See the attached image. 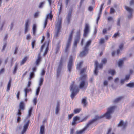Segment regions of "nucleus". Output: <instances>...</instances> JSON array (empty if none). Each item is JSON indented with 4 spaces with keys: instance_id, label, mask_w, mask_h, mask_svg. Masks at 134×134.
<instances>
[{
    "instance_id": "nucleus-3",
    "label": "nucleus",
    "mask_w": 134,
    "mask_h": 134,
    "mask_svg": "<svg viewBox=\"0 0 134 134\" xmlns=\"http://www.w3.org/2000/svg\"><path fill=\"white\" fill-rule=\"evenodd\" d=\"M56 24L55 25V36L57 37L60 31L61 28V23L62 22V18H58L56 20Z\"/></svg>"
},
{
    "instance_id": "nucleus-55",
    "label": "nucleus",
    "mask_w": 134,
    "mask_h": 134,
    "mask_svg": "<svg viewBox=\"0 0 134 134\" xmlns=\"http://www.w3.org/2000/svg\"><path fill=\"white\" fill-rule=\"evenodd\" d=\"M103 5H104L103 4H101V5L100 6V11H99V13H101V12H102V10L103 7Z\"/></svg>"
},
{
    "instance_id": "nucleus-32",
    "label": "nucleus",
    "mask_w": 134,
    "mask_h": 134,
    "mask_svg": "<svg viewBox=\"0 0 134 134\" xmlns=\"http://www.w3.org/2000/svg\"><path fill=\"white\" fill-rule=\"evenodd\" d=\"M44 81V79L43 78H40L39 81V87H40L43 84Z\"/></svg>"
},
{
    "instance_id": "nucleus-13",
    "label": "nucleus",
    "mask_w": 134,
    "mask_h": 134,
    "mask_svg": "<svg viewBox=\"0 0 134 134\" xmlns=\"http://www.w3.org/2000/svg\"><path fill=\"white\" fill-rule=\"evenodd\" d=\"M125 9L130 13V15L128 16V18L130 19L132 18V12L133 11V10L126 6L125 7Z\"/></svg>"
},
{
    "instance_id": "nucleus-27",
    "label": "nucleus",
    "mask_w": 134,
    "mask_h": 134,
    "mask_svg": "<svg viewBox=\"0 0 134 134\" xmlns=\"http://www.w3.org/2000/svg\"><path fill=\"white\" fill-rule=\"evenodd\" d=\"M82 109L81 108H77L74 109V113L75 114H76L79 113L81 110Z\"/></svg>"
},
{
    "instance_id": "nucleus-1",
    "label": "nucleus",
    "mask_w": 134,
    "mask_h": 134,
    "mask_svg": "<svg viewBox=\"0 0 134 134\" xmlns=\"http://www.w3.org/2000/svg\"><path fill=\"white\" fill-rule=\"evenodd\" d=\"M116 106H113L109 108L108 109L107 112L103 115H101L100 116H99L98 115H96L95 116L94 119L93 120H90L88 122L85 127L82 130H80L78 132V134H82L84 133V132L87 129L88 127L90 125L93 124L96 120L102 118L104 116H105L107 119H110L111 117V114L113 113L114 109L116 108Z\"/></svg>"
},
{
    "instance_id": "nucleus-25",
    "label": "nucleus",
    "mask_w": 134,
    "mask_h": 134,
    "mask_svg": "<svg viewBox=\"0 0 134 134\" xmlns=\"http://www.w3.org/2000/svg\"><path fill=\"white\" fill-rule=\"evenodd\" d=\"M27 58L28 57L27 56L25 57L20 62V65H22L24 64L27 60Z\"/></svg>"
},
{
    "instance_id": "nucleus-36",
    "label": "nucleus",
    "mask_w": 134,
    "mask_h": 134,
    "mask_svg": "<svg viewBox=\"0 0 134 134\" xmlns=\"http://www.w3.org/2000/svg\"><path fill=\"white\" fill-rule=\"evenodd\" d=\"M71 13L69 14L67 16V21H68V23L69 24L70 23V20L71 18Z\"/></svg>"
},
{
    "instance_id": "nucleus-52",
    "label": "nucleus",
    "mask_w": 134,
    "mask_h": 134,
    "mask_svg": "<svg viewBox=\"0 0 134 134\" xmlns=\"http://www.w3.org/2000/svg\"><path fill=\"white\" fill-rule=\"evenodd\" d=\"M74 115V114L72 113L70 114H69L68 115V119H71L72 117Z\"/></svg>"
},
{
    "instance_id": "nucleus-4",
    "label": "nucleus",
    "mask_w": 134,
    "mask_h": 134,
    "mask_svg": "<svg viewBox=\"0 0 134 134\" xmlns=\"http://www.w3.org/2000/svg\"><path fill=\"white\" fill-rule=\"evenodd\" d=\"M87 75H85L81 76L80 78V83L79 87L80 88L83 87L86 88L88 85V83L86 79Z\"/></svg>"
},
{
    "instance_id": "nucleus-7",
    "label": "nucleus",
    "mask_w": 134,
    "mask_h": 134,
    "mask_svg": "<svg viewBox=\"0 0 134 134\" xmlns=\"http://www.w3.org/2000/svg\"><path fill=\"white\" fill-rule=\"evenodd\" d=\"M90 31V27L88 24H86L85 28L83 30V36L87 37Z\"/></svg>"
},
{
    "instance_id": "nucleus-14",
    "label": "nucleus",
    "mask_w": 134,
    "mask_h": 134,
    "mask_svg": "<svg viewBox=\"0 0 134 134\" xmlns=\"http://www.w3.org/2000/svg\"><path fill=\"white\" fill-rule=\"evenodd\" d=\"M127 125V122H124L122 120H121L120 122L118 125V126H122L123 128L124 129L126 127Z\"/></svg>"
},
{
    "instance_id": "nucleus-23",
    "label": "nucleus",
    "mask_w": 134,
    "mask_h": 134,
    "mask_svg": "<svg viewBox=\"0 0 134 134\" xmlns=\"http://www.w3.org/2000/svg\"><path fill=\"white\" fill-rule=\"evenodd\" d=\"M11 82L12 80L11 79H10L9 80V81L7 85V91H9L10 90V87L11 86Z\"/></svg>"
},
{
    "instance_id": "nucleus-17",
    "label": "nucleus",
    "mask_w": 134,
    "mask_h": 134,
    "mask_svg": "<svg viewBox=\"0 0 134 134\" xmlns=\"http://www.w3.org/2000/svg\"><path fill=\"white\" fill-rule=\"evenodd\" d=\"M24 91L25 93V97H26L27 96V93L29 92H31L32 90L30 88L26 87L25 88Z\"/></svg>"
},
{
    "instance_id": "nucleus-29",
    "label": "nucleus",
    "mask_w": 134,
    "mask_h": 134,
    "mask_svg": "<svg viewBox=\"0 0 134 134\" xmlns=\"http://www.w3.org/2000/svg\"><path fill=\"white\" fill-rule=\"evenodd\" d=\"M44 125H42L40 128V134H44Z\"/></svg>"
},
{
    "instance_id": "nucleus-51",
    "label": "nucleus",
    "mask_w": 134,
    "mask_h": 134,
    "mask_svg": "<svg viewBox=\"0 0 134 134\" xmlns=\"http://www.w3.org/2000/svg\"><path fill=\"white\" fill-rule=\"evenodd\" d=\"M101 14V13H99V14L98 15V17L97 19V23L98 24V21L99 20V19L100 17V14Z\"/></svg>"
},
{
    "instance_id": "nucleus-39",
    "label": "nucleus",
    "mask_w": 134,
    "mask_h": 134,
    "mask_svg": "<svg viewBox=\"0 0 134 134\" xmlns=\"http://www.w3.org/2000/svg\"><path fill=\"white\" fill-rule=\"evenodd\" d=\"M48 44L47 46L46 47V49H45L44 53L43 54V55L45 56L47 53L48 51Z\"/></svg>"
},
{
    "instance_id": "nucleus-63",
    "label": "nucleus",
    "mask_w": 134,
    "mask_h": 134,
    "mask_svg": "<svg viewBox=\"0 0 134 134\" xmlns=\"http://www.w3.org/2000/svg\"><path fill=\"white\" fill-rule=\"evenodd\" d=\"M45 40V37L44 36H43L42 37V39L41 40V43H42L44 42Z\"/></svg>"
},
{
    "instance_id": "nucleus-12",
    "label": "nucleus",
    "mask_w": 134,
    "mask_h": 134,
    "mask_svg": "<svg viewBox=\"0 0 134 134\" xmlns=\"http://www.w3.org/2000/svg\"><path fill=\"white\" fill-rule=\"evenodd\" d=\"M63 59L61 58L60 59L59 65L58 68L57 73H59L61 71L63 65Z\"/></svg>"
},
{
    "instance_id": "nucleus-8",
    "label": "nucleus",
    "mask_w": 134,
    "mask_h": 134,
    "mask_svg": "<svg viewBox=\"0 0 134 134\" xmlns=\"http://www.w3.org/2000/svg\"><path fill=\"white\" fill-rule=\"evenodd\" d=\"M80 30L77 32V35L74 40L73 46L74 47H76L77 46V43L80 38Z\"/></svg>"
},
{
    "instance_id": "nucleus-61",
    "label": "nucleus",
    "mask_w": 134,
    "mask_h": 134,
    "mask_svg": "<svg viewBox=\"0 0 134 134\" xmlns=\"http://www.w3.org/2000/svg\"><path fill=\"white\" fill-rule=\"evenodd\" d=\"M114 12H115V10H114V9L113 8H111L110 9V13L111 14H112V13H114Z\"/></svg>"
},
{
    "instance_id": "nucleus-16",
    "label": "nucleus",
    "mask_w": 134,
    "mask_h": 134,
    "mask_svg": "<svg viewBox=\"0 0 134 134\" xmlns=\"http://www.w3.org/2000/svg\"><path fill=\"white\" fill-rule=\"evenodd\" d=\"M80 117L77 116H74L73 119V121L72 123V125H74L76 124V122L77 120H80Z\"/></svg>"
},
{
    "instance_id": "nucleus-15",
    "label": "nucleus",
    "mask_w": 134,
    "mask_h": 134,
    "mask_svg": "<svg viewBox=\"0 0 134 134\" xmlns=\"http://www.w3.org/2000/svg\"><path fill=\"white\" fill-rule=\"evenodd\" d=\"M29 20L27 19L25 23V33L26 34L28 31L29 25Z\"/></svg>"
},
{
    "instance_id": "nucleus-9",
    "label": "nucleus",
    "mask_w": 134,
    "mask_h": 134,
    "mask_svg": "<svg viewBox=\"0 0 134 134\" xmlns=\"http://www.w3.org/2000/svg\"><path fill=\"white\" fill-rule=\"evenodd\" d=\"M95 67L94 71V73L95 75H97V71L98 68L102 69L103 67V64L101 63L99 65L98 61L97 60H96L95 61Z\"/></svg>"
},
{
    "instance_id": "nucleus-33",
    "label": "nucleus",
    "mask_w": 134,
    "mask_h": 134,
    "mask_svg": "<svg viewBox=\"0 0 134 134\" xmlns=\"http://www.w3.org/2000/svg\"><path fill=\"white\" fill-rule=\"evenodd\" d=\"M32 108L31 107L28 111V115L27 117H30L31 116L32 113Z\"/></svg>"
},
{
    "instance_id": "nucleus-19",
    "label": "nucleus",
    "mask_w": 134,
    "mask_h": 134,
    "mask_svg": "<svg viewBox=\"0 0 134 134\" xmlns=\"http://www.w3.org/2000/svg\"><path fill=\"white\" fill-rule=\"evenodd\" d=\"M87 98L86 97H84L83 98L81 101L82 103L83 104V106L86 107L87 105V103L86 100Z\"/></svg>"
},
{
    "instance_id": "nucleus-46",
    "label": "nucleus",
    "mask_w": 134,
    "mask_h": 134,
    "mask_svg": "<svg viewBox=\"0 0 134 134\" xmlns=\"http://www.w3.org/2000/svg\"><path fill=\"white\" fill-rule=\"evenodd\" d=\"M124 45L122 43L119 46V49L122 50L124 47Z\"/></svg>"
},
{
    "instance_id": "nucleus-6",
    "label": "nucleus",
    "mask_w": 134,
    "mask_h": 134,
    "mask_svg": "<svg viewBox=\"0 0 134 134\" xmlns=\"http://www.w3.org/2000/svg\"><path fill=\"white\" fill-rule=\"evenodd\" d=\"M74 29H72L71 31V32L69 35L68 39L67 42L66 48L65 50V52H67L71 44L72 40V39L73 34L74 32Z\"/></svg>"
},
{
    "instance_id": "nucleus-21",
    "label": "nucleus",
    "mask_w": 134,
    "mask_h": 134,
    "mask_svg": "<svg viewBox=\"0 0 134 134\" xmlns=\"http://www.w3.org/2000/svg\"><path fill=\"white\" fill-rule=\"evenodd\" d=\"M53 17V16L52 14V12L51 11L50 12L49 14H48L47 15L45 19H47V20L48 19H49L51 20Z\"/></svg>"
},
{
    "instance_id": "nucleus-56",
    "label": "nucleus",
    "mask_w": 134,
    "mask_h": 134,
    "mask_svg": "<svg viewBox=\"0 0 134 134\" xmlns=\"http://www.w3.org/2000/svg\"><path fill=\"white\" fill-rule=\"evenodd\" d=\"M48 1L49 4V6H51L52 3H53L54 1H52V0H48Z\"/></svg>"
},
{
    "instance_id": "nucleus-22",
    "label": "nucleus",
    "mask_w": 134,
    "mask_h": 134,
    "mask_svg": "<svg viewBox=\"0 0 134 134\" xmlns=\"http://www.w3.org/2000/svg\"><path fill=\"white\" fill-rule=\"evenodd\" d=\"M18 64L17 63H16L15 64L14 69L13 72V74H15L16 71L18 70Z\"/></svg>"
},
{
    "instance_id": "nucleus-42",
    "label": "nucleus",
    "mask_w": 134,
    "mask_h": 134,
    "mask_svg": "<svg viewBox=\"0 0 134 134\" xmlns=\"http://www.w3.org/2000/svg\"><path fill=\"white\" fill-rule=\"evenodd\" d=\"M48 22V20L47 19H45V20L44 22V26L43 27L44 29H45L46 26Z\"/></svg>"
},
{
    "instance_id": "nucleus-62",
    "label": "nucleus",
    "mask_w": 134,
    "mask_h": 134,
    "mask_svg": "<svg viewBox=\"0 0 134 134\" xmlns=\"http://www.w3.org/2000/svg\"><path fill=\"white\" fill-rule=\"evenodd\" d=\"M36 67H33L32 68V72H33L34 73H35V72L36 71Z\"/></svg>"
},
{
    "instance_id": "nucleus-30",
    "label": "nucleus",
    "mask_w": 134,
    "mask_h": 134,
    "mask_svg": "<svg viewBox=\"0 0 134 134\" xmlns=\"http://www.w3.org/2000/svg\"><path fill=\"white\" fill-rule=\"evenodd\" d=\"M111 29V27H109L107 29L105 28L103 29L102 31V32L103 34H105L107 33L108 31L110 30Z\"/></svg>"
},
{
    "instance_id": "nucleus-40",
    "label": "nucleus",
    "mask_w": 134,
    "mask_h": 134,
    "mask_svg": "<svg viewBox=\"0 0 134 134\" xmlns=\"http://www.w3.org/2000/svg\"><path fill=\"white\" fill-rule=\"evenodd\" d=\"M45 3V2L44 1H43L41 2L40 4L38 6V7L39 8H41L42 7L43 5Z\"/></svg>"
},
{
    "instance_id": "nucleus-31",
    "label": "nucleus",
    "mask_w": 134,
    "mask_h": 134,
    "mask_svg": "<svg viewBox=\"0 0 134 134\" xmlns=\"http://www.w3.org/2000/svg\"><path fill=\"white\" fill-rule=\"evenodd\" d=\"M87 69V67H85L81 69L80 71V74L81 75L83 74L84 72L86 71Z\"/></svg>"
},
{
    "instance_id": "nucleus-28",
    "label": "nucleus",
    "mask_w": 134,
    "mask_h": 134,
    "mask_svg": "<svg viewBox=\"0 0 134 134\" xmlns=\"http://www.w3.org/2000/svg\"><path fill=\"white\" fill-rule=\"evenodd\" d=\"M32 30L33 34L35 35L36 31V25L35 24L33 25Z\"/></svg>"
},
{
    "instance_id": "nucleus-10",
    "label": "nucleus",
    "mask_w": 134,
    "mask_h": 134,
    "mask_svg": "<svg viewBox=\"0 0 134 134\" xmlns=\"http://www.w3.org/2000/svg\"><path fill=\"white\" fill-rule=\"evenodd\" d=\"M73 57L72 55H70L69 58V61L68 64V69L69 72L71 71L72 66Z\"/></svg>"
},
{
    "instance_id": "nucleus-5",
    "label": "nucleus",
    "mask_w": 134,
    "mask_h": 134,
    "mask_svg": "<svg viewBox=\"0 0 134 134\" xmlns=\"http://www.w3.org/2000/svg\"><path fill=\"white\" fill-rule=\"evenodd\" d=\"M70 87V90L72 91L71 97L72 99L76 94L79 91V89L78 87L75 84V82L73 81L72 82Z\"/></svg>"
},
{
    "instance_id": "nucleus-47",
    "label": "nucleus",
    "mask_w": 134,
    "mask_h": 134,
    "mask_svg": "<svg viewBox=\"0 0 134 134\" xmlns=\"http://www.w3.org/2000/svg\"><path fill=\"white\" fill-rule=\"evenodd\" d=\"M40 87H39V86L37 88L36 90V95H38V94L40 92Z\"/></svg>"
},
{
    "instance_id": "nucleus-20",
    "label": "nucleus",
    "mask_w": 134,
    "mask_h": 134,
    "mask_svg": "<svg viewBox=\"0 0 134 134\" xmlns=\"http://www.w3.org/2000/svg\"><path fill=\"white\" fill-rule=\"evenodd\" d=\"M19 108L21 110H24L25 109V104L23 102H20L19 105Z\"/></svg>"
},
{
    "instance_id": "nucleus-24",
    "label": "nucleus",
    "mask_w": 134,
    "mask_h": 134,
    "mask_svg": "<svg viewBox=\"0 0 134 134\" xmlns=\"http://www.w3.org/2000/svg\"><path fill=\"white\" fill-rule=\"evenodd\" d=\"M83 63V61H81L78 63L77 65L76 69L78 70H80L81 68Z\"/></svg>"
},
{
    "instance_id": "nucleus-57",
    "label": "nucleus",
    "mask_w": 134,
    "mask_h": 134,
    "mask_svg": "<svg viewBox=\"0 0 134 134\" xmlns=\"http://www.w3.org/2000/svg\"><path fill=\"white\" fill-rule=\"evenodd\" d=\"M130 74L126 75V76L125 79H124L125 80H128L129 79V78L130 77Z\"/></svg>"
},
{
    "instance_id": "nucleus-44",
    "label": "nucleus",
    "mask_w": 134,
    "mask_h": 134,
    "mask_svg": "<svg viewBox=\"0 0 134 134\" xmlns=\"http://www.w3.org/2000/svg\"><path fill=\"white\" fill-rule=\"evenodd\" d=\"M107 60L105 58L103 59L101 61V63L102 64H105L107 62Z\"/></svg>"
},
{
    "instance_id": "nucleus-41",
    "label": "nucleus",
    "mask_w": 134,
    "mask_h": 134,
    "mask_svg": "<svg viewBox=\"0 0 134 134\" xmlns=\"http://www.w3.org/2000/svg\"><path fill=\"white\" fill-rule=\"evenodd\" d=\"M59 110V105H57L56 108L55 113L56 114H57Z\"/></svg>"
},
{
    "instance_id": "nucleus-64",
    "label": "nucleus",
    "mask_w": 134,
    "mask_h": 134,
    "mask_svg": "<svg viewBox=\"0 0 134 134\" xmlns=\"http://www.w3.org/2000/svg\"><path fill=\"white\" fill-rule=\"evenodd\" d=\"M31 38V35L30 34L28 35L26 37V39L27 40H28L30 39Z\"/></svg>"
},
{
    "instance_id": "nucleus-48",
    "label": "nucleus",
    "mask_w": 134,
    "mask_h": 134,
    "mask_svg": "<svg viewBox=\"0 0 134 134\" xmlns=\"http://www.w3.org/2000/svg\"><path fill=\"white\" fill-rule=\"evenodd\" d=\"M105 42L104 39L103 38H102L100 39L99 43L100 44H102L104 43Z\"/></svg>"
},
{
    "instance_id": "nucleus-54",
    "label": "nucleus",
    "mask_w": 134,
    "mask_h": 134,
    "mask_svg": "<svg viewBox=\"0 0 134 134\" xmlns=\"http://www.w3.org/2000/svg\"><path fill=\"white\" fill-rule=\"evenodd\" d=\"M46 71L44 69H43L42 71L41 75L42 76H43L45 74Z\"/></svg>"
},
{
    "instance_id": "nucleus-37",
    "label": "nucleus",
    "mask_w": 134,
    "mask_h": 134,
    "mask_svg": "<svg viewBox=\"0 0 134 134\" xmlns=\"http://www.w3.org/2000/svg\"><path fill=\"white\" fill-rule=\"evenodd\" d=\"M35 76V73L31 72L30 74L29 79L30 80L32 78H34Z\"/></svg>"
},
{
    "instance_id": "nucleus-35",
    "label": "nucleus",
    "mask_w": 134,
    "mask_h": 134,
    "mask_svg": "<svg viewBox=\"0 0 134 134\" xmlns=\"http://www.w3.org/2000/svg\"><path fill=\"white\" fill-rule=\"evenodd\" d=\"M126 86L130 88H133L134 87V82L130 83L126 85Z\"/></svg>"
},
{
    "instance_id": "nucleus-18",
    "label": "nucleus",
    "mask_w": 134,
    "mask_h": 134,
    "mask_svg": "<svg viewBox=\"0 0 134 134\" xmlns=\"http://www.w3.org/2000/svg\"><path fill=\"white\" fill-rule=\"evenodd\" d=\"M42 57L41 56L40 53H39L38 54V58L36 61V65H39L41 61Z\"/></svg>"
},
{
    "instance_id": "nucleus-60",
    "label": "nucleus",
    "mask_w": 134,
    "mask_h": 134,
    "mask_svg": "<svg viewBox=\"0 0 134 134\" xmlns=\"http://www.w3.org/2000/svg\"><path fill=\"white\" fill-rule=\"evenodd\" d=\"M18 49V47H16L15 49V51L14 53V54H15L17 53Z\"/></svg>"
},
{
    "instance_id": "nucleus-50",
    "label": "nucleus",
    "mask_w": 134,
    "mask_h": 134,
    "mask_svg": "<svg viewBox=\"0 0 134 134\" xmlns=\"http://www.w3.org/2000/svg\"><path fill=\"white\" fill-rule=\"evenodd\" d=\"M35 42H36L35 41V40H34L32 41L31 43L32 48L33 49L34 48L35 44Z\"/></svg>"
},
{
    "instance_id": "nucleus-26",
    "label": "nucleus",
    "mask_w": 134,
    "mask_h": 134,
    "mask_svg": "<svg viewBox=\"0 0 134 134\" xmlns=\"http://www.w3.org/2000/svg\"><path fill=\"white\" fill-rule=\"evenodd\" d=\"M126 59L125 58H123V59L120 60L118 62V66L119 67H121L122 66L124 61Z\"/></svg>"
},
{
    "instance_id": "nucleus-34",
    "label": "nucleus",
    "mask_w": 134,
    "mask_h": 134,
    "mask_svg": "<svg viewBox=\"0 0 134 134\" xmlns=\"http://www.w3.org/2000/svg\"><path fill=\"white\" fill-rule=\"evenodd\" d=\"M115 72V71L114 69H110L108 71L109 73L110 74L112 75H114Z\"/></svg>"
},
{
    "instance_id": "nucleus-38",
    "label": "nucleus",
    "mask_w": 134,
    "mask_h": 134,
    "mask_svg": "<svg viewBox=\"0 0 134 134\" xmlns=\"http://www.w3.org/2000/svg\"><path fill=\"white\" fill-rule=\"evenodd\" d=\"M122 98V97H119L118 98H117L115 99L113 101L114 103H118L119 101H120Z\"/></svg>"
},
{
    "instance_id": "nucleus-2",
    "label": "nucleus",
    "mask_w": 134,
    "mask_h": 134,
    "mask_svg": "<svg viewBox=\"0 0 134 134\" xmlns=\"http://www.w3.org/2000/svg\"><path fill=\"white\" fill-rule=\"evenodd\" d=\"M92 40H89L86 42L83 48V51L80 52L79 56L80 57H82L86 56L88 53V48L91 44Z\"/></svg>"
},
{
    "instance_id": "nucleus-45",
    "label": "nucleus",
    "mask_w": 134,
    "mask_h": 134,
    "mask_svg": "<svg viewBox=\"0 0 134 134\" xmlns=\"http://www.w3.org/2000/svg\"><path fill=\"white\" fill-rule=\"evenodd\" d=\"M88 116H86L85 117H84L83 119L81 120L80 122H82L86 121L87 118H88Z\"/></svg>"
},
{
    "instance_id": "nucleus-49",
    "label": "nucleus",
    "mask_w": 134,
    "mask_h": 134,
    "mask_svg": "<svg viewBox=\"0 0 134 134\" xmlns=\"http://www.w3.org/2000/svg\"><path fill=\"white\" fill-rule=\"evenodd\" d=\"M49 30H48L47 31L46 35L48 38H49L50 37Z\"/></svg>"
},
{
    "instance_id": "nucleus-11",
    "label": "nucleus",
    "mask_w": 134,
    "mask_h": 134,
    "mask_svg": "<svg viewBox=\"0 0 134 134\" xmlns=\"http://www.w3.org/2000/svg\"><path fill=\"white\" fill-rule=\"evenodd\" d=\"M29 121L28 120L27 122L23 126V130L21 132V134H24L27 129L28 127Z\"/></svg>"
},
{
    "instance_id": "nucleus-58",
    "label": "nucleus",
    "mask_w": 134,
    "mask_h": 134,
    "mask_svg": "<svg viewBox=\"0 0 134 134\" xmlns=\"http://www.w3.org/2000/svg\"><path fill=\"white\" fill-rule=\"evenodd\" d=\"M31 82L30 80H29L28 81L27 85V88H29L31 86Z\"/></svg>"
},
{
    "instance_id": "nucleus-53",
    "label": "nucleus",
    "mask_w": 134,
    "mask_h": 134,
    "mask_svg": "<svg viewBox=\"0 0 134 134\" xmlns=\"http://www.w3.org/2000/svg\"><path fill=\"white\" fill-rule=\"evenodd\" d=\"M21 110L20 109H18V112L17 114V115L19 116H20L21 114Z\"/></svg>"
},
{
    "instance_id": "nucleus-59",
    "label": "nucleus",
    "mask_w": 134,
    "mask_h": 134,
    "mask_svg": "<svg viewBox=\"0 0 134 134\" xmlns=\"http://www.w3.org/2000/svg\"><path fill=\"white\" fill-rule=\"evenodd\" d=\"M20 94V91H18L16 94V97L18 99H19V95Z\"/></svg>"
},
{
    "instance_id": "nucleus-43",
    "label": "nucleus",
    "mask_w": 134,
    "mask_h": 134,
    "mask_svg": "<svg viewBox=\"0 0 134 134\" xmlns=\"http://www.w3.org/2000/svg\"><path fill=\"white\" fill-rule=\"evenodd\" d=\"M120 34L119 32H118L117 33H115L112 37H113L116 38L118 36H119Z\"/></svg>"
}]
</instances>
